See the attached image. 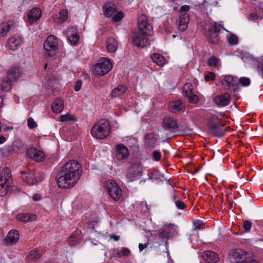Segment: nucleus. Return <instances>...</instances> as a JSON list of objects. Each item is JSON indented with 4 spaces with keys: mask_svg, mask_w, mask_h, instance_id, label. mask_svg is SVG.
<instances>
[{
    "mask_svg": "<svg viewBox=\"0 0 263 263\" xmlns=\"http://www.w3.org/2000/svg\"><path fill=\"white\" fill-rule=\"evenodd\" d=\"M5 150L7 153H11L14 152V150L13 149L12 144L11 145H8L5 146Z\"/></svg>",
    "mask_w": 263,
    "mask_h": 263,
    "instance_id": "nucleus-57",
    "label": "nucleus"
},
{
    "mask_svg": "<svg viewBox=\"0 0 263 263\" xmlns=\"http://www.w3.org/2000/svg\"><path fill=\"white\" fill-rule=\"evenodd\" d=\"M162 126L166 130L175 131L179 128L177 121L171 116H166L162 120Z\"/></svg>",
    "mask_w": 263,
    "mask_h": 263,
    "instance_id": "nucleus-12",
    "label": "nucleus"
},
{
    "mask_svg": "<svg viewBox=\"0 0 263 263\" xmlns=\"http://www.w3.org/2000/svg\"><path fill=\"white\" fill-rule=\"evenodd\" d=\"M40 199H41L40 195H39V194H35L32 197V199L34 201H37V200H40Z\"/></svg>",
    "mask_w": 263,
    "mask_h": 263,
    "instance_id": "nucleus-61",
    "label": "nucleus"
},
{
    "mask_svg": "<svg viewBox=\"0 0 263 263\" xmlns=\"http://www.w3.org/2000/svg\"><path fill=\"white\" fill-rule=\"evenodd\" d=\"M153 158L155 161H159L161 159V155L159 151H154L153 152Z\"/></svg>",
    "mask_w": 263,
    "mask_h": 263,
    "instance_id": "nucleus-50",
    "label": "nucleus"
},
{
    "mask_svg": "<svg viewBox=\"0 0 263 263\" xmlns=\"http://www.w3.org/2000/svg\"><path fill=\"white\" fill-rule=\"evenodd\" d=\"M202 257L208 263H216L219 260L218 255L216 253L210 250L204 251L203 253Z\"/></svg>",
    "mask_w": 263,
    "mask_h": 263,
    "instance_id": "nucleus-18",
    "label": "nucleus"
},
{
    "mask_svg": "<svg viewBox=\"0 0 263 263\" xmlns=\"http://www.w3.org/2000/svg\"><path fill=\"white\" fill-rule=\"evenodd\" d=\"M175 203L177 208L179 210H183L185 208V203L182 200H177L175 201Z\"/></svg>",
    "mask_w": 263,
    "mask_h": 263,
    "instance_id": "nucleus-51",
    "label": "nucleus"
},
{
    "mask_svg": "<svg viewBox=\"0 0 263 263\" xmlns=\"http://www.w3.org/2000/svg\"><path fill=\"white\" fill-rule=\"evenodd\" d=\"M190 10V7L188 5H183L181 7L180 12L186 13Z\"/></svg>",
    "mask_w": 263,
    "mask_h": 263,
    "instance_id": "nucleus-59",
    "label": "nucleus"
},
{
    "mask_svg": "<svg viewBox=\"0 0 263 263\" xmlns=\"http://www.w3.org/2000/svg\"><path fill=\"white\" fill-rule=\"evenodd\" d=\"M80 232L77 231L72 234L69 239L68 242L70 246L74 245L81 240Z\"/></svg>",
    "mask_w": 263,
    "mask_h": 263,
    "instance_id": "nucleus-35",
    "label": "nucleus"
},
{
    "mask_svg": "<svg viewBox=\"0 0 263 263\" xmlns=\"http://www.w3.org/2000/svg\"><path fill=\"white\" fill-rule=\"evenodd\" d=\"M112 68L110 60L107 58H102L92 67V72L95 74L104 76Z\"/></svg>",
    "mask_w": 263,
    "mask_h": 263,
    "instance_id": "nucleus-4",
    "label": "nucleus"
},
{
    "mask_svg": "<svg viewBox=\"0 0 263 263\" xmlns=\"http://www.w3.org/2000/svg\"><path fill=\"white\" fill-rule=\"evenodd\" d=\"M16 218L18 220L27 222L28 221H32L36 219V216L35 214H28V213L20 214L17 215Z\"/></svg>",
    "mask_w": 263,
    "mask_h": 263,
    "instance_id": "nucleus-31",
    "label": "nucleus"
},
{
    "mask_svg": "<svg viewBox=\"0 0 263 263\" xmlns=\"http://www.w3.org/2000/svg\"><path fill=\"white\" fill-rule=\"evenodd\" d=\"M71 120L70 116L69 115H63L60 117V121L62 122Z\"/></svg>",
    "mask_w": 263,
    "mask_h": 263,
    "instance_id": "nucleus-56",
    "label": "nucleus"
},
{
    "mask_svg": "<svg viewBox=\"0 0 263 263\" xmlns=\"http://www.w3.org/2000/svg\"><path fill=\"white\" fill-rule=\"evenodd\" d=\"M104 13L107 17H111L115 22L120 21L124 16L121 12H117L115 6L110 3H107L104 6Z\"/></svg>",
    "mask_w": 263,
    "mask_h": 263,
    "instance_id": "nucleus-5",
    "label": "nucleus"
},
{
    "mask_svg": "<svg viewBox=\"0 0 263 263\" xmlns=\"http://www.w3.org/2000/svg\"><path fill=\"white\" fill-rule=\"evenodd\" d=\"M168 109L173 113H178L184 111V106L180 100H177L169 103Z\"/></svg>",
    "mask_w": 263,
    "mask_h": 263,
    "instance_id": "nucleus-19",
    "label": "nucleus"
},
{
    "mask_svg": "<svg viewBox=\"0 0 263 263\" xmlns=\"http://www.w3.org/2000/svg\"><path fill=\"white\" fill-rule=\"evenodd\" d=\"M222 85L226 87L228 89H234L235 84L237 83L234 77L228 75L225 76L221 81Z\"/></svg>",
    "mask_w": 263,
    "mask_h": 263,
    "instance_id": "nucleus-25",
    "label": "nucleus"
},
{
    "mask_svg": "<svg viewBox=\"0 0 263 263\" xmlns=\"http://www.w3.org/2000/svg\"><path fill=\"white\" fill-rule=\"evenodd\" d=\"M41 253H40L37 250H31L27 257L29 260L31 261H35L41 257Z\"/></svg>",
    "mask_w": 263,
    "mask_h": 263,
    "instance_id": "nucleus-38",
    "label": "nucleus"
},
{
    "mask_svg": "<svg viewBox=\"0 0 263 263\" xmlns=\"http://www.w3.org/2000/svg\"><path fill=\"white\" fill-rule=\"evenodd\" d=\"M10 170L8 167L4 168L0 174V196H4L8 193V190L12 183Z\"/></svg>",
    "mask_w": 263,
    "mask_h": 263,
    "instance_id": "nucleus-3",
    "label": "nucleus"
},
{
    "mask_svg": "<svg viewBox=\"0 0 263 263\" xmlns=\"http://www.w3.org/2000/svg\"><path fill=\"white\" fill-rule=\"evenodd\" d=\"M209 28L211 29L212 31L217 33L221 31V29L225 30V29L220 24L217 23H215L212 27H211Z\"/></svg>",
    "mask_w": 263,
    "mask_h": 263,
    "instance_id": "nucleus-45",
    "label": "nucleus"
},
{
    "mask_svg": "<svg viewBox=\"0 0 263 263\" xmlns=\"http://www.w3.org/2000/svg\"><path fill=\"white\" fill-rule=\"evenodd\" d=\"M44 48L49 56L54 55L58 49L57 39L52 35L48 36L44 42Z\"/></svg>",
    "mask_w": 263,
    "mask_h": 263,
    "instance_id": "nucleus-9",
    "label": "nucleus"
},
{
    "mask_svg": "<svg viewBox=\"0 0 263 263\" xmlns=\"http://www.w3.org/2000/svg\"><path fill=\"white\" fill-rule=\"evenodd\" d=\"M142 167L141 164L139 163H135L131 165L128 169L126 174V178L128 181H133L134 179L141 174Z\"/></svg>",
    "mask_w": 263,
    "mask_h": 263,
    "instance_id": "nucleus-10",
    "label": "nucleus"
},
{
    "mask_svg": "<svg viewBox=\"0 0 263 263\" xmlns=\"http://www.w3.org/2000/svg\"><path fill=\"white\" fill-rule=\"evenodd\" d=\"M110 237L111 238L114 239L115 241H118L120 239L119 236H117V235H111Z\"/></svg>",
    "mask_w": 263,
    "mask_h": 263,
    "instance_id": "nucleus-63",
    "label": "nucleus"
},
{
    "mask_svg": "<svg viewBox=\"0 0 263 263\" xmlns=\"http://www.w3.org/2000/svg\"><path fill=\"white\" fill-rule=\"evenodd\" d=\"M42 15V12L40 8L35 7L32 8L28 14V21L30 23H33L39 20Z\"/></svg>",
    "mask_w": 263,
    "mask_h": 263,
    "instance_id": "nucleus-22",
    "label": "nucleus"
},
{
    "mask_svg": "<svg viewBox=\"0 0 263 263\" xmlns=\"http://www.w3.org/2000/svg\"><path fill=\"white\" fill-rule=\"evenodd\" d=\"M106 47L108 52H115L118 47L117 41L114 37L109 38L106 42Z\"/></svg>",
    "mask_w": 263,
    "mask_h": 263,
    "instance_id": "nucleus-28",
    "label": "nucleus"
},
{
    "mask_svg": "<svg viewBox=\"0 0 263 263\" xmlns=\"http://www.w3.org/2000/svg\"><path fill=\"white\" fill-rule=\"evenodd\" d=\"M214 100L215 103L219 106H226L230 102L231 97L230 94L227 92L215 97Z\"/></svg>",
    "mask_w": 263,
    "mask_h": 263,
    "instance_id": "nucleus-21",
    "label": "nucleus"
},
{
    "mask_svg": "<svg viewBox=\"0 0 263 263\" xmlns=\"http://www.w3.org/2000/svg\"><path fill=\"white\" fill-rule=\"evenodd\" d=\"M23 42V37L15 35L8 39L7 47L11 50H15L22 45Z\"/></svg>",
    "mask_w": 263,
    "mask_h": 263,
    "instance_id": "nucleus-13",
    "label": "nucleus"
},
{
    "mask_svg": "<svg viewBox=\"0 0 263 263\" xmlns=\"http://www.w3.org/2000/svg\"><path fill=\"white\" fill-rule=\"evenodd\" d=\"M82 87V82L81 81H78L76 82L74 85V90L76 91H79Z\"/></svg>",
    "mask_w": 263,
    "mask_h": 263,
    "instance_id": "nucleus-58",
    "label": "nucleus"
},
{
    "mask_svg": "<svg viewBox=\"0 0 263 263\" xmlns=\"http://www.w3.org/2000/svg\"><path fill=\"white\" fill-rule=\"evenodd\" d=\"M257 69L259 72H261L262 74L263 78V60L259 62L257 65Z\"/></svg>",
    "mask_w": 263,
    "mask_h": 263,
    "instance_id": "nucleus-55",
    "label": "nucleus"
},
{
    "mask_svg": "<svg viewBox=\"0 0 263 263\" xmlns=\"http://www.w3.org/2000/svg\"><path fill=\"white\" fill-rule=\"evenodd\" d=\"M227 40L229 44L232 45H236L238 42V38L237 36L232 33L230 34V35L227 37Z\"/></svg>",
    "mask_w": 263,
    "mask_h": 263,
    "instance_id": "nucleus-44",
    "label": "nucleus"
},
{
    "mask_svg": "<svg viewBox=\"0 0 263 263\" xmlns=\"http://www.w3.org/2000/svg\"><path fill=\"white\" fill-rule=\"evenodd\" d=\"M108 193L110 197L114 200H118L122 195V190L115 181L109 180L106 182Z\"/></svg>",
    "mask_w": 263,
    "mask_h": 263,
    "instance_id": "nucleus-6",
    "label": "nucleus"
},
{
    "mask_svg": "<svg viewBox=\"0 0 263 263\" xmlns=\"http://www.w3.org/2000/svg\"><path fill=\"white\" fill-rule=\"evenodd\" d=\"M130 253V251L126 248H122L121 251L118 250L117 254L120 256H128Z\"/></svg>",
    "mask_w": 263,
    "mask_h": 263,
    "instance_id": "nucleus-48",
    "label": "nucleus"
},
{
    "mask_svg": "<svg viewBox=\"0 0 263 263\" xmlns=\"http://www.w3.org/2000/svg\"><path fill=\"white\" fill-rule=\"evenodd\" d=\"M210 132L215 137H222L226 132L224 125L223 124H220L218 126L214 127L213 128H211L209 129Z\"/></svg>",
    "mask_w": 263,
    "mask_h": 263,
    "instance_id": "nucleus-29",
    "label": "nucleus"
},
{
    "mask_svg": "<svg viewBox=\"0 0 263 263\" xmlns=\"http://www.w3.org/2000/svg\"><path fill=\"white\" fill-rule=\"evenodd\" d=\"M157 138L155 133L146 134L145 136V143L147 147H153L156 144Z\"/></svg>",
    "mask_w": 263,
    "mask_h": 263,
    "instance_id": "nucleus-26",
    "label": "nucleus"
},
{
    "mask_svg": "<svg viewBox=\"0 0 263 263\" xmlns=\"http://www.w3.org/2000/svg\"><path fill=\"white\" fill-rule=\"evenodd\" d=\"M221 124L220 123L219 119L216 115H212L209 119V128H214V127Z\"/></svg>",
    "mask_w": 263,
    "mask_h": 263,
    "instance_id": "nucleus-37",
    "label": "nucleus"
},
{
    "mask_svg": "<svg viewBox=\"0 0 263 263\" xmlns=\"http://www.w3.org/2000/svg\"><path fill=\"white\" fill-rule=\"evenodd\" d=\"M189 101L190 102H192V103H196L199 100V98L198 97V96L196 95H191V96H189Z\"/></svg>",
    "mask_w": 263,
    "mask_h": 263,
    "instance_id": "nucleus-53",
    "label": "nucleus"
},
{
    "mask_svg": "<svg viewBox=\"0 0 263 263\" xmlns=\"http://www.w3.org/2000/svg\"><path fill=\"white\" fill-rule=\"evenodd\" d=\"M6 140L5 137L0 135V144L4 143Z\"/></svg>",
    "mask_w": 263,
    "mask_h": 263,
    "instance_id": "nucleus-62",
    "label": "nucleus"
},
{
    "mask_svg": "<svg viewBox=\"0 0 263 263\" xmlns=\"http://www.w3.org/2000/svg\"><path fill=\"white\" fill-rule=\"evenodd\" d=\"M67 37L72 45H76L77 44L79 40V35L76 28L70 27L68 28Z\"/></svg>",
    "mask_w": 263,
    "mask_h": 263,
    "instance_id": "nucleus-16",
    "label": "nucleus"
},
{
    "mask_svg": "<svg viewBox=\"0 0 263 263\" xmlns=\"http://www.w3.org/2000/svg\"><path fill=\"white\" fill-rule=\"evenodd\" d=\"M51 108L54 112L60 113L64 108V102L60 99H56L52 104Z\"/></svg>",
    "mask_w": 263,
    "mask_h": 263,
    "instance_id": "nucleus-30",
    "label": "nucleus"
},
{
    "mask_svg": "<svg viewBox=\"0 0 263 263\" xmlns=\"http://www.w3.org/2000/svg\"><path fill=\"white\" fill-rule=\"evenodd\" d=\"M127 89V88L125 85H120L112 90L111 95L113 97H119L124 94Z\"/></svg>",
    "mask_w": 263,
    "mask_h": 263,
    "instance_id": "nucleus-33",
    "label": "nucleus"
},
{
    "mask_svg": "<svg viewBox=\"0 0 263 263\" xmlns=\"http://www.w3.org/2000/svg\"><path fill=\"white\" fill-rule=\"evenodd\" d=\"M192 85L187 83L184 85L183 87V94L185 97H189L192 91Z\"/></svg>",
    "mask_w": 263,
    "mask_h": 263,
    "instance_id": "nucleus-43",
    "label": "nucleus"
},
{
    "mask_svg": "<svg viewBox=\"0 0 263 263\" xmlns=\"http://www.w3.org/2000/svg\"><path fill=\"white\" fill-rule=\"evenodd\" d=\"M205 35L208 40L212 44H216L219 42V38L217 33H216L209 28L208 31H205Z\"/></svg>",
    "mask_w": 263,
    "mask_h": 263,
    "instance_id": "nucleus-27",
    "label": "nucleus"
},
{
    "mask_svg": "<svg viewBox=\"0 0 263 263\" xmlns=\"http://www.w3.org/2000/svg\"><path fill=\"white\" fill-rule=\"evenodd\" d=\"M115 151L116 157L119 160H124L129 156V152L127 148L123 144L117 145Z\"/></svg>",
    "mask_w": 263,
    "mask_h": 263,
    "instance_id": "nucleus-14",
    "label": "nucleus"
},
{
    "mask_svg": "<svg viewBox=\"0 0 263 263\" xmlns=\"http://www.w3.org/2000/svg\"><path fill=\"white\" fill-rule=\"evenodd\" d=\"M82 172L80 163L76 160L66 162L62 167L58 179V186L62 189H69L74 186Z\"/></svg>",
    "mask_w": 263,
    "mask_h": 263,
    "instance_id": "nucleus-1",
    "label": "nucleus"
},
{
    "mask_svg": "<svg viewBox=\"0 0 263 263\" xmlns=\"http://www.w3.org/2000/svg\"><path fill=\"white\" fill-rule=\"evenodd\" d=\"M151 58L153 61L159 66L162 67L165 65V58L161 54L154 53L151 55Z\"/></svg>",
    "mask_w": 263,
    "mask_h": 263,
    "instance_id": "nucleus-32",
    "label": "nucleus"
},
{
    "mask_svg": "<svg viewBox=\"0 0 263 263\" xmlns=\"http://www.w3.org/2000/svg\"><path fill=\"white\" fill-rule=\"evenodd\" d=\"M171 230L170 229L168 228L159 233V238L161 239L162 241H164L166 246H168L167 240L168 239V236Z\"/></svg>",
    "mask_w": 263,
    "mask_h": 263,
    "instance_id": "nucleus-36",
    "label": "nucleus"
},
{
    "mask_svg": "<svg viewBox=\"0 0 263 263\" xmlns=\"http://www.w3.org/2000/svg\"><path fill=\"white\" fill-rule=\"evenodd\" d=\"M68 18V12L67 10L62 9L59 12V17L55 16L53 17L55 22L59 23H62L65 22Z\"/></svg>",
    "mask_w": 263,
    "mask_h": 263,
    "instance_id": "nucleus-34",
    "label": "nucleus"
},
{
    "mask_svg": "<svg viewBox=\"0 0 263 263\" xmlns=\"http://www.w3.org/2000/svg\"><path fill=\"white\" fill-rule=\"evenodd\" d=\"M27 153L30 158L36 161H41L45 157V154L43 151L35 148H29Z\"/></svg>",
    "mask_w": 263,
    "mask_h": 263,
    "instance_id": "nucleus-15",
    "label": "nucleus"
},
{
    "mask_svg": "<svg viewBox=\"0 0 263 263\" xmlns=\"http://www.w3.org/2000/svg\"><path fill=\"white\" fill-rule=\"evenodd\" d=\"M239 82L243 86H248L250 84V80L247 77H241L239 80Z\"/></svg>",
    "mask_w": 263,
    "mask_h": 263,
    "instance_id": "nucleus-46",
    "label": "nucleus"
},
{
    "mask_svg": "<svg viewBox=\"0 0 263 263\" xmlns=\"http://www.w3.org/2000/svg\"><path fill=\"white\" fill-rule=\"evenodd\" d=\"M189 22V16L187 13L184 12H180L179 18L178 21V28L181 31H184L187 27Z\"/></svg>",
    "mask_w": 263,
    "mask_h": 263,
    "instance_id": "nucleus-20",
    "label": "nucleus"
},
{
    "mask_svg": "<svg viewBox=\"0 0 263 263\" xmlns=\"http://www.w3.org/2000/svg\"><path fill=\"white\" fill-rule=\"evenodd\" d=\"M148 36L149 35L138 31L133 35V42L137 47H144L148 44Z\"/></svg>",
    "mask_w": 263,
    "mask_h": 263,
    "instance_id": "nucleus-11",
    "label": "nucleus"
},
{
    "mask_svg": "<svg viewBox=\"0 0 263 263\" xmlns=\"http://www.w3.org/2000/svg\"><path fill=\"white\" fill-rule=\"evenodd\" d=\"M27 124L29 128L32 129L36 127L37 124L32 118H29L27 120Z\"/></svg>",
    "mask_w": 263,
    "mask_h": 263,
    "instance_id": "nucleus-49",
    "label": "nucleus"
},
{
    "mask_svg": "<svg viewBox=\"0 0 263 263\" xmlns=\"http://www.w3.org/2000/svg\"><path fill=\"white\" fill-rule=\"evenodd\" d=\"M220 61L219 59L216 57L212 56L209 59L207 64L210 67L216 68L219 65Z\"/></svg>",
    "mask_w": 263,
    "mask_h": 263,
    "instance_id": "nucleus-39",
    "label": "nucleus"
},
{
    "mask_svg": "<svg viewBox=\"0 0 263 263\" xmlns=\"http://www.w3.org/2000/svg\"><path fill=\"white\" fill-rule=\"evenodd\" d=\"M19 239V234L17 231L11 230L8 233L7 237L5 240L7 245H11L16 243Z\"/></svg>",
    "mask_w": 263,
    "mask_h": 263,
    "instance_id": "nucleus-23",
    "label": "nucleus"
},
{
    "mask_svg": "<svg viewBox=\"0 0 263 263\" xmlns=\"http://www.w3.org/2000/svg\"><path fill=\"white\" fill-rule=\"evenodd\" d=\"M249 18L250 20L253 21H256L258 20H260L261 18V17L259 16L256 13H252L249 15Z\"/></svg>",
    "mask_w": 263,
    "mask_h": 263,
    "instance_id": "nucleus-54",
    "label": "nucleus"
},
{
    "mask_svg": "<svg viewBox=\"0 0 263 263\" xmlns=\"http://www.w3.org/2000/svg\"><path fill=\"white\" fill-rule=\"evenodd\" d=\"M12 82V81H9V79L6 78L1 83V89L3 91H8L10 89Z\"/></svg>",
    "mask_w": 263,
    "mask_h": 263,
    "instance_id": "nucleus-40",
    "label": "nucleus"
},
{
    "mask_svg": "<svg viewBox=\"0 0 263 263\" xmlns=\"http://www.w3.org/2000/svg\"><path fill=\"white\" fill-rule=\"evenodd\" d=\"M15 29V24L12 21L1 23L0 24V35L2 36H5L7 33Z\"/></svg>",
    "mask_w": 263,
    "mask_h": 263,
    "instance_id": "nucleus-17",
    "label": "nucleus"
},
{
    "mask_svg": "<svg viewBox=\"0 0 263 263\" xmlns=\"http://www.w3.org/2000/svg\"><path fill=\"white\" fill-rule=\"evenodd\" d=\"M252 227V222L248 220H245L243 223V228L246 232H249Z\"/></svg>",
    "mask_w": 263,
    "mask_h": 263,
    "instance_id": "nucleus-47",
    "label": "nucleus"
},
{
    "mask_svg": "<svg viewBox=\"0 0 263 263\" xmlns=\"http://www.w3.org/2000/svg\"><path fill=\"white\" fill-rule=\"evenodd\" d=\"M202 5L205 8H207L209 6L208 2H206L205 1H203Z\"/></svg>",
    "mask_w": 263,
    "mask_h": 263,
    "instance_id": "nucleus-64",
    "label": "nucleus"
},
{
    "mask_svg": "<svg viewBox=\"0 0 263 263\" xmlns=\"http://www.w3.org/2000/svg\"><path fill=\"white\" fill-rule=\"evenodd\" d=\"M20 73V70L18 67L12 66L8 71L6 78L9 79V81L14 82L19 77Z\"/></svg>",
    "mask_w": 263,
    "mask_h": 263,
    "instance_id": "nucleus-24",
    "label": "nucleus"
},
{
    "mask_svg": "<svg viewBox=\"0 0 263 263\" xmlns=\"http://www.w3.org/2000/svg\"><path fill=\"white\" fill-rule=\"evenodd\" d=\"M110 132V124L108 121L102 119L99 121L91 128V134L96 138L102 139L107 137Z\"/></svg>",
    "mask_w": 263,
    "mask_h": 263,
    "instance_id": "nucleus-2",
    "label": "nucleus"
},
{
    "mask_svg": "<svg viewBox=\"0 0 263 263\" xmlns=\"http://www.w3.org/2000/svg\"><path fill=\"white\" fill-rule=\"evenodd\" d=\"M138 26L139 31L146 35H151L153 33V27L147 22V17L143 14L140 15L138 18Z\"/></svg>",
    "mask_w": 263,
    "mask_h": 263,
    "instance_id": "nucleus-7",
    "label": "nucleus"
},
{
    "mask_svg": "<svg viewBox=\"0 0 263 263\" xmlns=\"http://www.w3.org/2000/svg\"><path fill=\"white\" fill-rule=\"evenodd\" d=\"M215 78V74L213 72H210L208 74L205 75L204 80L206 81H209L210 80H213Z\"/></svg>",
    "mask_w": 263,
    "mask_h": 263,
    "instance_id": "nucleus-52",
    "label": "nucleus"
},
{
    "mask_svg": "<svg viewBox=\"0 0 263 263\" xmlns=\"http://www.w3.org/2000/svg\"><path fill=\"white\" fill-rule=\"evenodd\" d=\"M161 174L160 172L156 170H154L148 173V177L151 180H158L160 179Z\"/></svg>",
    "mask_w": 263,
    "mask_h": 263,
    "instance_id": "nucleus-42",
    "label": "nucleus"
},
{
    "mask_svg": "<svg viewBox=\"0 0 263 263\" xmlns=\"http://www.w3.org/2000/svg\"><path fill=\"white\" fill-rule=\"evenodd\" d=\"M12 144L14 153L22 152L25 149L23 144L19 141H14Z\"/></svg>",
    "mask_w": 263,
    "mask_h": 263,
    "instance_id": "nucleus-41",
    "label": "nucleus"
},
{
    "mask_svg": "<svg viewBox=\"0 0 263 263\" xmlns=\"http://www.w3.org/2000/svg\"><path fill=\"white\" fill-rule=\"evenodd\" d=\"M20 173L25 175V176L22 177L23 181L30 185L35 184L41 181L43 179L40 174L34 171L27 172L22 171H20Z\"/></svg>",
    "mask_w": 263,
    "mask_h": 263,
    "instance_id": "nucleus-8",
    "label": "nucleus"
},
{
    "mask_svg": "<svg viewBox=\"0 0 263 263\" xmlns=\"http://www.w3.org/2000/svg\"><path fill=\"white\" fill-rule=\"evenodd\" d=\"M148 245V242H146L144 244H142V243H139V251L140 252H141L142 251H143L145 248H146L147 246Z\"/></svg>",
    "mask_w": 263,
    "mask_h": 263,
    "instance_id": "nucleus-60",
    "label": "nucleus"
}]
</instances>
